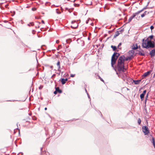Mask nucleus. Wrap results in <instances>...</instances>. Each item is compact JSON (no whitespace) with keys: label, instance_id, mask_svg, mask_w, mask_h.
<instances>
[{"label":"nucleus","instance_id":"obj_1","mask_svg":"<svg viewBox=\"0 0 155 155\" xmlns=\"http://www.w3.org/2000/svg\"><path fill=\"white\" fill-rule=\"evenodd\" d=\"M142 46L143 48L146 49H148L149 48H153L155 47V44L154 41L151 40H149L148 38H147L146 39L144 38L142 40Z\"/></svg>","mask_w":155,"mask_h":155},{"label":"nucleus","instance_id":"obj_2","mask_svg":"<svg viewBox=\"0 0 155 155\" xmlns=\"http://www.w3.org/2000/svg\"><path fill=\"white\" fill-rule=\"evenodd\" d=\"M125 57L124 55L120 56L118 60L117 64H124Z\"/></svg>","mask_w":155,"mask_h":155},{"label":"nucleus","instance_id":"obj_3","mask_svg":"<svg viewBox=\"0 0 155 155\" xmlns=\"http://www.w3.org/2000/svg\"><path fill=\"white\" fill-rule=\"evenodd\" d=\"M118 70L119 71L124 72L126 69L124 68V64H117Z\"/></svg>","mask_w":155,"mask_h":155},{"label":"nucleus","instance_id":"obj_4","mask_svg":"<svg viewBox=\"0 0 155 155\" xmlns=\"http://www.w3.org/2000/svg\"><path fill=\"white\" fill-rule=\"evenodd\" d=\"M142 131L145 135H147L149 133L148 127L147 126H143L142 127Z\"/></svg>","mask_w":155,"mask_h":155},{"label":"nucleus","instance_id":"obj_5","mask_svg":"<svg viewBox=\"0 0 155 155\" xmlns=\"http://www.w3.org/2000/svg\"><path fill=\"white\" fill-rule=\"evenodd\" d=\"M71 23L72 25L71 27L72 28H76L78 26V23L76 21H72Z\"/></svg>","mask_w":155,"mask_h":155},{"label":"nucleus","instance_id":"obj_6","mask_svg":"<svg viewBox=\"0 0 155 155\" xmlns=\"http://www.w3.org/2000/svg\"><path fill=\"white\" fill-rule=\"evenodd\" d=\"M117 60H116V58H114L113 56L112 57L111 60V66L112 67L114 68V65L115 63Z\"/></svg>","mask_w":155,"mask_h":155},{"label":"nucleus","instance_id":"obj_7","mask_svg":"<svg viewBox=\"0 0 155 155\" xmlns=\"http://www.w3.org/2000/svg\"><path fill=\"white\" fill-rule=\"evenodd\" d=\"M150 54L151 57H153L155 55V49H153L150 51Z\"/></svg>","mask_w":155,"mask_h":155},{"label":"nucleus","instance_id":"obj_8","mask_svg":"<svg viewBox=\"0 0 155 155\" xmlns=\"http://www.w3.org/2000/svg\"><path fill=\"white\" fill-rule=\"evenodd\" d=\"M150 73V71H148L144 73L142 75V78L144 79Z\"/></svg>","mask_w":155,"mask_h":155},{"label":"nucleus","instance_id":"obj_9","mask_svg":"<svg viewBox=\"0 0 155 155\" xmlns=\"http://www.w3.org/2000/svg\"><path fill=\"white\" fill-rule=\"evenodd\" d=\"M120 54L118 53H114L112 56H113L114 58H116L117 60L118 57L119 56Z\"/></svg>","mask_w":155,"mask_h":155},{"label":"nucleus","instance_id":"obj_10","mask_svg":"<svg viewBox=\"0 0 155 155\" xmlns=\"http://www.w3.org/2000/svg\"><path fill=\"white\" fill-rule=\"evenodd\" d=\"M134 51L133 50H130L129 51L128 53L129 54V55L131 57H132L134 54Z\"/></svg>","mask_w":155,"mask_h":155},{"label":"nucleus","instance_id":"obj_11","mask_svg":"<svg viewBox=\"0 0 155 155\" xmlns=\"http://www.w3.org/2000/svg\"><path fill=\"white\" fill-rule=\"evenodd\" d=\"M138 47L137 44H133L132 46V49L133 50H136L137 49Z\"/></svg>","mask_w":155,"mask_h":155},{"label":"nucleus","instance_id":"obj_12","mask_svg":"<svg viewBox=\"0 0 155 155\" xmlns=\"http://www.w3.org/2000/svg\"><path fill=\"white\" fill-rule=\"evenodd\" d=\"M135 17V15H134V14H133V15H132L131 16H130V18H129V19L128 21V22H127V23H129V22H130L131 21V20H132V19Z\"/></svg>","mask_w":155,"mask_h":155},{"label":"nucleus","instance_id":"obj_13","mask_svg":"<svg viewBox=\"0 0 155 155\" xmlns=\"http://www.w3.org/2000/svg\"><path fill=\"white\" fill-rule=\"evenodd\" d=\"M57 65L58 66V71H61V70H60L61 67L60 66V62L59 61H58L57 62Z\"/></svg>","mask_w":155,"mask_h":155},{"label":"nucleus","instance_id":"obj_14","mask_svg":"<svg viewBox=\"0 0 155 155\" xmlns=\"http://www.w3.org/2000/svg\"><path fill=\"white\" fill-rule=\"evenodd\" d=\"M56 90L58 92L60 93H61L62 92V91L61 90H60L59 88L58 87H56L55 88Z\"/></svg>","mask_w":155,"mask_h":155},{"label":"nucleus","instance_id":"obj_15","mask_svg":"<svg viewBox=\"0 0 155 155\" xmlns=\"http://www.w3.org/2000/svg\"><path fill=\"white\" fill-rule=\"evenodd\" d=\"M152 142L153 143V145L154 147V148H155V140L154 139V137H152Z\"/></svg>","mask_w":155,"mask_h":155},{"label":"nucleus","instance_id":"obj_16","mask_svg":"<svg viewBox=\"0 0 155 155\" xmlns=\"http://www.w3.org/2000/svg\"><path fill=\"white\" fill-rule=\"evenodd\" d=\"M140 80H135L134 81V83L135 84H138L140 82Z\"/></svg>","mask_w":155,"mask_h":155},{"label":"nucleus","instance_id":"obj_17","mask_svg":"<svg viewBox=\"0 0 155 155\" xmlns=\"http://www.w3.org/2000/svg\"><path fill=\"white\" fill-rule=\"evenodd\" d=\"M142 12V10H141L139 11H138L137 12L133 14H134V15L135 16L139 14V13H140V12Z\"/></svg>","mask_w":155,"mask_h":155},{"label":"nucleus","instance_id":"obj_18","mask_svg":"<svg viewBox=\"0 0 155 155\" xmlns=\"http://www.w3.org/2000/svg\"><path fill=\"white\" fill-rule=\"evenodd\" d=\"M144 95H145L144 94H142L140 95V97L141 101L143 100Z\"/></svg>","mask_w":155,"mask_h":155},{"label":"nucleus","instance_id":"obj_19","mask_svg":"<svg viewBox=\"0 0 155 155\" xmlns=\"http://www.w3.org/2000/svg\"><path fill=\"white\" fill-rule=\"evenodd\" d=\"M131 57L130 56H128L126 58H125V60L126 61H127L128 60H130L131 59Z\"/></svg>","mask_w":155,"mask_h":155},{"label":"nucleus","instance_id":"obj_20","mask_svg":"<svg viewBox=\"0 0 155 155\" xmlns=\"http://www.w3.org/2000/svg\"><path fill=\"white\" fill-rule=\"evenodd\" d=\"M119 35V33L118 31H117L116 32L115 35H114V37H115Z\"/></svg>","mask_w":155,"mask_h":155},{"label":"nucleus","instance_id":"obj_21","mask_svg":"<svg viewBox=\"0 0 155 155\" xmlns=\"http://www.w3.org/2000/svg\"><path fill=\"white\" fill-rule=\"evenodd\" d=\"M111 47L112 48L113 51H115L117 49V47L115 46L111 45Z\"/></svg>","mask_w":155,"mask_h":155},{"label":"nucleus","instance_id":"obj_22","mask_svg":"<svg viewBox=\"0 0 155 155\" xmlns=\"http://www.w3.org/2000/svg\"><path fill=\"white\" fill-rule=\"evenodd\" d=\"M61 83L62 84H64L66 83L65 81L64 80V79L63 78L61 79Z\"/></svg>","mask_w":155,"mask_h":155},{"label":"nucleus","instance_id":"obj_23","mask_svg":"<svg viewBox=\"0 0 155 155\" xmlns=\"http://www.w3.org/2000/svg\"><path fill=\"white\" fill-rule=\"evenodd\" d=\"M148 93L147 94V95L145 97V102L146 103V102L147 101V99L148 97Z\"/></svg>","mask_w":155,"mask_h":155},{"label":"nucleus","instance_id":"obj_24","mask_svg":"<svg viewBox=\"0 0 155 155\" xmlns=\"http://www.w3.org/2000/svg\"><path fill=\"white\" fill-rule=\"evenodd\" d=\"M153 37H154L153 35H151L149 36L147 38H148V39L149 38H150V40H152L153 39Z\"/></svg>","mask_w":155,"mask_h":155},{"label":"nucleus","instance_id":"obj_25","mask_svg":"<svg viewBox=\"0 0 155 155\" xmlns=\"http://www.w3.org/2000/svg\"><path fill=\"white\" fill-rule=\"evenodd\" d=\"M141 122V120L140 118H138V119L137 122L139 125H140V124Z\"/></svg>","mask_w":155,"mask_h":155},{"label":"nucleus","instance_id":"obj_26","mask_svg":"<svg viewBox=\"0 0 155 155\" xmlns=\"http://www.w3.org/2000/svg\"><path fill=\"white\" fill-rule=\"evenodd\" d=\"M139 54L142 56H144L145 54L144 53H141L140 51H139Z\"/></svg>","mask_w":155,"mask_h":155},{"label":"nucleus","instance_id":"obj_27","mask_svg":"<svg viewBox=\"0 0 155 155\" xmlns=\"http://www.w3.org/2000/svg\"><path fill=\"white\" fill-rule=\"evenodd\" d=\"M147 8V6H146L145 7L143 8L142 9V11H143L144 10L146 9Z\"/></svg>","mask_w":155,"mask_h":155},{"label":"nucleus","instance_id":"obj_28","mask_svg":"<svg viewBox=\"0 0 155 155\" xmlns=\"http://www.w3.org/2000/svg\"><path fill=\"white\" fill-rule=\"evenodd\" d=\"M146 92V90H145L143 91V92L142 94H144V95H145Z\"/></svg>","mask_w":155,"mask_h":155},{"label":"nucleus","instance_id":"obj_29","mask_svg":"<svg viewBox=\"0 0 155 155\" xmlns=\"http://www.w3.org/2000/svg\"><path fill=\"white\" fill-rule=\"evenodd\" d=\"M36 8H32V10L33 11H35L36 10Z\"/></svg>","mask_w":155,"mask_h":155},{"label":"nucleus","instance_id":"obj_30","mask_svg":"<svg viewBox=\"0 0 155 155\" xmlns=\"http://www.w3.org/2000/svg\"><path fill=\"white\" fill-rule=\"evenodd\" d=\"M85 91H86V92L87 93V96H88V97L89 98H90V96L88 94L87 92V91L86 89H85Z\"/></svg>","mask_w":155,"mask_h":155},{"label":"nucleus","instance_id":"obj_31","mask_svg":"<svg viewBox=\"0 0 155 155\" xmlns=\"http://www.w3.org/2000/svg\"><path fill=\"white\" fill-rule=\"evenodd\" d=\"M149 13V12H147V11H145L144 13H143V14L145 15H147V14H148Z\"/></svg>","mask_w":155,"mask_h":155},{"label":"nucleus","instance_id":"obj_32","mask_svg":"<svg viewBox=\"0 0 155 155\" xmlns=\"http://www.w3.org/2000/svg\"><path fill=\"white\" fill-rule=\"evenodd\" d=\"M30 24H31V26H33L34 25V23L33 22H30Z\"/></svg>","mask_w":155,"mask_h":155},{"label":"nucleus","instance_id":"obj_33","mask_svg":"<svg viewBox=\"0 0 155 155\" xmlns=\"http://www.w3.org/2000/svg\"><path fill=\"white\" fill-rule=\"evenodd\" d=\"M75 76V74H71V77H74Z\"/></svg>","mask_w":155,"mask_h":155},{"label":"nucleus","instance_id":"obj_34","mask_svg":"<svg viewBox=\"0 0 155 155\" xmlns=\"http://www.w3.org/2000/svg\"><path fill=\"white\" fill-rule=\"evenodd\" d=\"M150 28L152 31V30L154 28V27L153 26H151L150 27Z\"/></svg>","mask_w":155,"mask_h":155},{"label":"nucleus","instance_id":"obj_35","mask_svg":"<svg viewBox=\"0 0 155 155\" xmlns=\"http://www.w3.org/2000/svg\"><path fill=\"white\" fill-rule=\"evenodd\" d=\"M145 15L143 13L141 15V17L143 18L144 17Z\"/></svg>","mask_w":155,"mask_h":155},{"label":"nucleus","instance_id":"obj_36","mask_svg":"<svg viewBox=\"0 0 155 155\" xmlns=\"http://www.w3.org/2000/svg\"><path fill=\"white\" fill-rule=\"evenodd\" d=\"M138 48H138L140 50H141L142 51L141 49V47H140V46H138Z\"/></svg>","mask_w":155,"mask_h":155},{"label":"nucleus","instance_id":"obj_37","mask_svg":"<svg viewBox=\"0 0 155 155\" xmlns=\"http://www.w3.org/2000/svg\"><path fill=\"white\" fill-rule=\"evenodd\" d=\"M57 91H56V90L54 92V94H56L57 93Z\"/></svg>","mask_w":155,"mask_h":155},{"label":"nucleus","instance_id":"obj_38","mask_svg":"<svg viewBox=\"0 0 155 155\" xmlns=\"http://www.w3.org/2000/svg\"><path fill=\"white\" fill-rule=\"evenodd\" d=\"M122 78L124 80L125 79V76H124V75H123V77H122Z\"/></svg>","mask_w":155,"mask_h":155},{"label":"nucleus","instance_id":"obj_39","mask_svg":"<svg viewBox=\"0 0 155 155\" xmlns=\"http://www.w3.org/2000/svg\"><path fill=\"white\" fill-rule=\"evenodd\" d=\"M121 45V43H120L118 45V47H120V45Z\"/></svg>","mask_w":155,"mask_h":155},{"label":"nucleus","instance_id":"obj_40","mask_svg":"<svg viewBox=\"0 0 155 155\" xmlns=\"http://www.w3.org/2000/svg\"><path fill=\"white\" fill-rule=\"evenodd\" d=\"M59 40H57V41H56V43H59Z\"/></svg>","mask_w":155,"mask_h":155},{"label":"nucleus","instance_id":"obj_41","mask_svg":"<svg viewBox=\"0 0 155 155\" xmlns=\"http://www.w3.org/2000/svg\"><path fill=\"white\" fill-rule=\"evenodd\" d=\"M41 22L43 24L45 23L44 21L43 20L41 21Z\"/></svg>","mask_w":155,"mask_h":155},{"label":"nucleus","instance_id":"obj_42","mask_svg":"<svg viewBox=\"0 0 155 155\" xmlns=\"http://www.w3.org/2000/svg\"><path fill=\"white\" fill-rule=\"evenodd\" d=\"M64 80L66 82V81L68 80V79H67V78H66L65 79H64Z\"/></svg>","mask_w":155,"mask_h":155},{"label":"nucleus","instance_id":"obj_43","mask_svg":"<svg viewBox=\"0 0 155 155\" xmlns=\"http://www.w3.org/2000/svg\"><path fill=\"white\" fill-rule=\"evenodd\" d=\"M35 31L34 30H32V33H33L34 34V32H35Z\"/></svg>","mask_w":155,"mask_h":155},{"label":"nucleus","instance_id":"obj_44","mask_svg":"<svg viewBox=\"0 0 155 155\" xmlns=\"http://www.w3.org/2000/svg\"><path fill=\"white\" fill-rule=\"evenodd\" d=\"M65 9L66 10H68L69 9L68 8H65Z\"/></svg>","mask_w":155,"mask_h":155},{"label":"nucleus","instance_id":"obj_45","mask_svg":"<svg viewBox=\"0 0 155 155\" xmlns=\"http://www.w3.org/2000/svg\"><path fill=\"white\" fill-rule=\"evenodd\" d=\"M28 25L29 26H31V24L29 23V24H28Z\"/></svg>","mask_w":155,"mask_h":155},{"label":"nucleus","instance_id":"obj_46","mask_svg":"<svg viewBox=\"0 0 155 155\" xmlns=\"http://www.w3.org/2000/svg\"><path fill=\"white\" fill-rule=\"evenodd\" d=\"M100 80H101V81H104L103 80L100 78Z\"/></svg>","mask_w":155,"mask_h":155},{"label":"nucleus","instance_id":"obj_47","mask_svg":"<svg viewBox=\"0 0 155 155\" xmlns=\"http://www.w3.org/2000/svg\"><path fill=\"white\" fill-rule=\"evenodd\" d=\"M45 110H47V107H45Z\"/></svg>","mask_w":155,"mask_h":155},{"label":"nucleus","instance_id":"obj_48","mask_svg":"<svg viewBox=\"0 0 155 155\" xmlns=\"http://www.w3.org/2000/svg\"><path fill=\"white\" fill-rule=\"evenodd\" d=\"M36 28H37V27H36ZM37 28H39V26H37Z\"/></svg>","mask_w":155,"mask_h":155},{"label":"nucleus","instance_id":"obj_49","mask_svg":"<svg viewBox=\"0 0 155 155\" xmlns=\"http://www.w3.org/2000/svg\"><path fill=\"white\" fill-rule=\"evenodd\" d=\"M38 24H40V22H38Z\"/></svg>","mask_w":155,"mask_h":155},{"label":"nucleus","instance_id":"obj_50","mask_svg":"<svg viewBox=\"0 0 155 155\" xmlns=\"http://www.w3.org/2000/svg\"><path fill=\"white\" fill-rule=\"evenodd\" d=\"M88 23V22L87 21H86V23L87 24Z\"/></svg>","mask_w":155,"mask_h":155},{"label":"nucleus","instance_id":"obj_51","mask_svg":"<svg viewBox=\"0 0 155 155\" xmlns=\"http://www.w3.org/2000/svg\"><path fill=\"white\" fill-rule=\"evenodd\" d=\"M123 74V73H122L120 74Z\"/></svg>","mask_w":155,"mask_h":155},{"label":"nucleus","instance_id":"obj_52","mask_svg":"<svg viewBox=\"0 0 155 155\" xmlns=\"http://www.w3.org/2000/svg\"><path fill=\"white\" fill-rule=\"evenodd\" d=\"M124 75H125V76H126V75H125V74H124Z\"/></svg>","mask_w":155,"mask_h":155}]
</instances>
